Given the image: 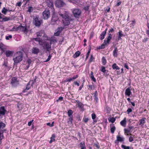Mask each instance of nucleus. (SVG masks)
Wrapping results in <instances>:
<instances>
[{"mask_svg": "<svg viewBox=\"0 0 149 149\" xmlns=\"http://www.w3.org/2000/svg\"><path fill=\"white\" fill-rule=\"evenodd\" d=\"M91 117L92 119L93 120V121L95 123L97 122V120H95L96 117V114L95 113H92L91 114Z\"/></svg>", "mask_w": 149, "mask_h": 149, "instance_id": "obj_38", "label": "nucleus"}, {"mask_svg": "<svg viewBox=\"0 0 149 149\" xmlns=\"http://www.w3.org/2000/svg\"><path fill=\"white\" fill-rule=\"evenodd\" d=\"M94 146L95 149H100V146L98 143H94Z\"/></svg>", "mask_w": 149, "mask_h": 149, "instance_id": "obj_46", "label": "nucleus"}, {"mask_svg": "<svg viewBox=\"0 0 149 149\" xmlns=\"http://www.w3.org/2000/svg\"><path fill=\"white\" fill-rule=\"evenodd\" d=\"M50 10H45L42 13L43 18L45 19H47L50 17Z\"/></svg>", "mask_w": 149, "mask_h": 149, "instance_id": "obj_6", "label": "nucleus"}, {"mask_svg": "<svg viewBox=\"0 0 149 149\" xmlns=\"http://www.w3.org/2000/svg\"><path fill=\"white\" fill-rule=\"evenodd\" d=\"M29 1L30 0H24V1L23 2L24 6H25Z\"/></svg>", "mask_w": 149, "mask_h": 149, "instance_id": "obj_64", "label": "nucleus"}, {"mask_svg": "<svg viewBox=\"0 0 149 149\" xmlns=\"http://www.w3.org/2000/svg\"><path fill=\"white\" fill-rule=\"evenodd\" d=\"M8 11V9L5 8H3L2 10V13L4 14H6Z\"/></svg>", "mask_w": 149, "mask_h": 149, "instance_id": "obj_49", "label": "nucleus"}, {"mask_svg": "<svg viewBox=\"0 0 149 149\" xmlns=\"http://www.w3.org/2000/svg\"><path fill=\"white\" fill-rule=\"evenodd\" d=\"M68 120V123L69 124L71 125L72 124V121L73 120V116L69 117Z\"/></svg>", "mask_w": 149, "mask_h": 149, "instance_id": "obj_35", "label": "nucleus"}, {"mask_svg": "<svg viewBox=\"0 0 149 149\" xmlns=\"http://www.w3.org/2000/svg\"><path fill=\"white\" fill-rule=\"evenodd\" d=\"M116 118V117H115V118H110V120H109V121L111 122L112 123H113L115 122Z\"/></svg>", "mask_w": 149, "mask_h": 149, "instance_id": "obj_51", "label": "nucleus"}, {"mask_svg": "<svg viewBox=\"0 0 149 149\" xmlns=\"http://www.w3.org/2000/svg\"><path fill=\"white\" fill-rule=\"evenodd\" d=\"M81 54L79 51H77L75 52L74 54L73 55V57L74 58H77L79 57Z\"/></svg>", "mask_w": 149, "mask_h": 149, "instance_id": "obj_27", "label": "nucleus"}, {"mask_svg": "<svg viewBox=\"0 0 149 149\" xmlns=\"http://www.w3.org/2000/svg\"><path fill=\"white\" fill-rule=\"evenodd\" d=\"M43 45L46 49L47 51H49L51 48V44L45 41L43 42Z\"/></svg>", "mask_w": 149, "mask_h": 149, "instance_id": "obj_10", "label": "nucleus"}, {"mask_svg": "<svg viewBox=\"0 0 149 149\" xmlns=\"http://www.w3.org/2000/svg\"><path fill=\"white\" fill-rule=\"evenodd\" d=\"M98 93L97 91H96L94 93V99L96 102H98V99L97 97Z\"/></svg>", "mask_w": 149, "mask_h": 149, "instance_id": "obj_29", "label": "nucleus"}, {"mask_svg": "<svg viewBox=\"0 0 149 149\" xmlns=\"http://www.w3.org/2000/svg\"><path fill=\"white\" fill-rule=\"evenodd\" d=\"M121 147L123 149H130V148L129 146H126L123 145H122Z\"/></svg>", "mask_w": 149, "mask_h": 149, "instance_id": "obj_48", "label": "nucleus"}, {"mask_svg": "<svg viewBox=\"0 0 149 149\" xmlns=\"http://www.w3.org/2000/svg\"><path fill=\"white\" fill-rule=\"evenodd\" d=\"M58 17L54 14V13H53L52 18L51 22V24H54L56 23L58 21H59Z\"/></svg>", "mask_w": 149, "mask_h": 149, "instance_id": "obj_7", "label": "nucleus"}, {"mask_svg": "<svg viewBox=\"0 0 149 149\" xmlns=\"http://www.w3.org/2000/svg\"><path fill=\"white\" fill-rule=\"evenodd\" d=\"M89 76L92 81L94 82H96V79L94 76L93 73V72H91L90 74H89Z\"/></svg>", "mask_w": 149, "mask_h": 149, "instance_id": "obj_21", "label": "nucleus"}, {"mask_svg": "<svg viewBox=\"0 0 149 149\" xmlns=\"http://www.w3.org/2000/svg\"><path fill=\"white\" fill-rule=\"evenodd\" d=\"M47 6L49 7L48 10H50L51 11L54 13V7L53 2L50 1H48L47 2Z\"/></svg>", "mask_w": 149, "mask_h": 149, "instance_id": "obj_9", "label": "nucleus"}, {"mask_svg": "<svg viewBox=\"0 0 149 149\" xmlns=\"http://www.w3.org/2000/svg\"><path fill=\"white\" fill-rule=\"evenodd\" d=\"M13 60L14 61V66H16L17 64L19 63V57L17 56L15 58H14Z\"/></svg>", "mask_w": 149, "mask_h": 149, "instance_id": "obj_22", "label": "nucleus"}, {"mask_svg": "<svg viewBox=\"0 0 149 149\" xmlns=\"http://www.w3.org/2000/svg\"><path fill=\"white\" fill-rule=\"evenodd\" d=\"M107 29H108L107 28L105 29V30L103 31L100 34L99 36V38L100 40H102L104 38L106 34Z\"/></svg>", "mask_w": 149, "mask_h": 149, "instance_id": "obj_13", "label": "nucleus"}, {"mask_svg": "<svg viewBox=\"0 0 149 149\" xmlns=\"http://www.w3.org/2000/svg\"><path fill=\"white\" fill-rule=\"evenodd\" d=\"M17 78L15 77H14L12 78L11 83L13 85H14V84L17 82Z\"/></svg>", "mask_w": 149, "mask_h": 149, "instance_id": "obj_31", "label": "nucleus"}, {"mask_svg": "<svg viewBox=\"0 0 149 149\" xmlns=\"http://www.w3.org/2000/svg\"><path fill=\"white\" fill-rule=\"evenodd\" d=\"M94 59L95 58L93 57V55L92 54H91L89 58V63H91L92 61H93Z\"/></svg>", "mask_w": 149, "mask_h": 149, "instance_id": "obj_42", "label": "nucleus"}, {"mask_svg": "<svg viewBox=\"0 0 149 149\" xmlns=\"http://www.w3.org/2000/svg\"><path fill=\"white\" fill-rule=\"evenodd\" d=\"M50 44H51L52 43H55L57 42V40L56 39L55 37L52 38L50 40Z\"/></svg>", "mask_w": 149, "mask_h": 149, "instance_id": "obj_37", "label": "nucleus"}, {"mask_svg": "<svg viewBox=\"0 0 149 149\" xmlns=\"http://www.w3.org/2000/svg\"><path fill=\"white\" fill-rule=\"evenodd\" d=\"M56 135L54 134H53L50 138V140L49 141V143H52L53 141H55V138L56 137Z\"/></svg>", "mask_w": 149, "mask_h": 149, "instance_id": "obj_26", "label": "nucleus"}, {"mask_svg": "<svg viewBox=\"0 0 149 149\" xmlns=\"http://www.w3.org/2000/svg\"><path fill=\"white\" fill-rule=\"evenodd\" d=\"M19 29V27H17L14 26L12 29L11 31H17Z\"/></svg>", "mask_w": 149, "mask_h": 149, "instance_id": "obj_55", "label": "nucleus"}, {"mask_svg": "<svg viewBox=\"0 0 149 149\" xmlns=\"http://www.w3.org/2000/svg\"><path fill=\"white\" fill-rule=\"evenodd\" d=\"M5 126V124L0 121V141L1 142V141L4 137L3 135L4 130L3 129Z\"/></svg>", "mask_w": 149, "mask_h": 149, "instance_id": "obj_2", "label": "nucleus"}, {"mask_svg": "<svg viewBox=\"0 0 149 149\" xmlns=\"http://www.w3.org/2000/svg\"><path fill=\"white\" fill-rule=\"evenodd\" d=\"M125 138L121 136L120 135H118L116 136V139L115 141V143L118 144L119 142H122L124 141Z\"/></svg>", "mask_w": 149, "mask_h": 149, "instance_id": "obj_8", "label": "nucleus"}, {"mask_svg": "<svg viewBox=\"0 0 149 149\" xmlns=\"http://www.w3.org/2000/svg\"><path fill=\"white\" fill-rule=\"evenodd\" d=\"M91 49H88V52L86 54V59H85L86 60L88 58L89 54L91 52Z\"/></svg>", "mask_w": 149, "mask_h": 149, "instance_id": "obj_50", "label": "nucleus"}, {"mask_svg": "<svg viewBox=\"0 0 149 149\" xmlns=\"http://www.w3.org/2000/svg\"><path fill=\"white\" fill-rule=\"evenodd\" d=\"M135 23L136 22L135 20H133L132 21V23L130 24V27L132 28H134Z\"/></svg>", "mask_w": 149, "mask_h": 149, "instance_id": "obj_47", "label": "nucleus"}, {"mask_svg": "<svg viewBox=\"0 0 149 149\" xmlns=\"http://www.w3.org/2000/svg\"><path fill=\"white\" fill-rule=\"evenodd\" d=\"M2 21H9L10 19V18L9 17H4L2 18Z\"/></svg>", "mask_w": 149, "mask_h": 149, "instance_id": "obj_43", "label": "nucleus"}, {"mask_svg": "<svg viewBox=\"0 0 149 149\" xmlns=\"http://www.w3.org/2000/svg\"><path fill=\"white\" fill-rule=\"evenodd\" d=\"M59 15L63 19L62 21L64 26H68L69 25L71 20L70 18L69 17L68 14L67 12H65L64 14H59Z\"/></svg>", "mask_w": 149, "mask_h": 149, "instance_id": "obj_1", "label": "nucleus"}, {"mask_svg": "<svg viewBox=\"0 0 149 149\" xmlns=\"http://www.w3.org/2000/svg\"><path fill=\"white\" fill-rule=\"evenodd\" d=\"M133 136H130L129 138V141L130 142H132V141H134L133 139Z\"/></svg>", "mask_w": 149, "mask_h": 149, "instance_id": "obj_61", "label": "nucleus"}, {"mask_svg": "<svg viewBox=\"0 0 149 149\" xmlns=\"http://www.w3.org/2000/svg\"><path fill=\"white\" fill-rule=\"evenodd\" d=\"M29 82H31L30 84L31 85H32V86H33V85H34L36 83V79H35L34 80H31L30 81H29Z\"/></svg>", "mask_w": 149, "mask_h": 149, "instance_id": "obj_54", "label": "nucleus"}, {"mask_svg": "<svg viewBox=\"0 0 149 149\" xmlns=\"http://www.w3.org/2000/svg\"><path fill=\"white\" fill-rule=\"evenodd\" d=\"M28 10H27V12L29 13L32 12L33 10V8L32 6L28 7Z\"/></svg>", "mask_w": 149, "mask_h": 149, "instance_id": "obj_44", "label": "nucleus"}, {"mask_svg": "<svg viewBox=\"0 0 149 149\" xmlns=\"http://www.w3.org/2000/svg\"><path fill=\"white\" fill-rule=\"evenodd\" d=\"M112 68L113 70H119L120 69L116 64L115 63L112 65Z\"/></svg>", "mask_w": 149, "mask_h": 149, "instance_id": "obj_28", "label": "nucleus"}, {"mask_svg": "<svg viewBox=\"0 0 149 149\" xmlns=\"http://www.w3.org/2000/svg\"><path fill=\"white\" fill-rule=\"evenodd\" d=\"M19 30L25 33H27L28 32L26 27V26H22L21 24L19 26Z\"/></svg>", "mask_w": 149, "mask_h": 149, "instance_id": "obj_14", "label": "nucleus"}, {"mask_svg": "<svg viewBox=\"0 0 149 149\" xmlns=\"http://www.w3.org/2000/svg\"><path fill=\"white\" fill-rule=\"evenodd\" d=\"M32 53L34 54H37L40 51L39 49L38 48L33 47L32 49Z\"/></svg>", "mask_w": 149, "mask_h": 149, "instance_id": "obj_17", "label": "nucleus"}, {"mask_svg": "<svg viewBox=\"0 0 149 149\" xmlns=\"http://www.w3.org/2000/svg\"><path fill=\"white\" fill-rule=\"evenodd\" d=\"M89 118L86 116H84L82 120V121L85 123H86L89 120Z\"/></svg>", "mask_w": 149, "mask_h": 149, "instance_id": "obj_34", "label": "nucleus"}, {"mask_svg": "<svg viewBox=\"0 0 149 149\" xmlns=\"http://www.w3.org/2000/svg\"><path fill=\"white\" fill-rule=\"evenodd\" d=\"M105 40H104L103 43L102 44L101 46H99L97 48L99 49H104L105 47V46L107 45H105Z\"/></svg>", "mask_w": 149, "mask_h": 149, "instance_id": "obj_30", "label": "nucleus"}, {"mask_svg": "<svg viewBox=\"0 0 149 149\" xmlns=\"http://www.w3.org/2000/svg\"><path fill=\"white\" fill-rule=\"evenodd\" d=\"M35 40L36 41H38L39 42V44L40 45H41V44H40V42H42V40L41 39H40L38 38H34Z\"/></svg>", "mask_w": 149, "mask_h": 149, "instance_id": "obj_52", "label": "nucleus"}, {"mask_svg": "<svg viewBox=\"0 0 149 149\" xmlns=\"http://www.w3.org/2000/svg\"><path fill=\"white\" fill-rule=\"evenodd\" d=\"M88 87H89L88 89L90 90H92L94 88V86H93L91 85H88Z\"/></svg>", "mask_w": 149, "mask_h": 149, "instance_id": "obj_63", "label": "nucleus"}, {"mask_svg": "<svg viewBox=\"0 0 149 149\" xmlns=\"http://www.w3.org/2000/svg\"><path fill=\"white\" fill-rule=\"evenodd\" d=\"M65 5V3L61 0H56L55 2V6L58 8L62 7Z\"/></svg>", "mask_w": 149, "mask_h": 149, "instance_id": "obj_5", "label": "nucleus"}, {"mask_svg": "<svg viewBox=\"0 0 149 149\" xmlns=\"http://www.w3.org/2000/svg\"><path fill=\"white\" fill-rule=\"evenodd\" d=\"M126 117L124 118L123 120L120 122V125L124 127H125L126 125Z\"/></svg>", "mask_w": 149, "mask_h": 149, "instance_id": "obj_18", "label": "nucleus"}, {"mask_svg": "<svg viewBox=\"0 0 149 149\" xmlns=\"http://www.w3.org/2000/svg\"><path fill=\"white\" fill-rule=\"evenodd\" d=\"M113 55L115 58H116L118 55V49L117 47H115L113 51Z\"/></svg>", "mask_w": 149, "mask_h": 149, "instance_id": "obj_15", "label": "nucleus"}, {"mask_svg": "<svg viewBox=\"0 0 149 149\" xmlns=\"http://www.w3.org/2000/svg\"><path fill=\"white\" fill-rule=\"evenodd\" d=\"M4 52H5V55L7 57H10L12 56L14 53L13 51L9 50L6 51L5 50Z\"/></svg>", "mask_w": 149, "mask_h": 149, "instance_id": "obj_12", "label": "nucleus"}, {"mask_svg": "<svg viewBox=\"0 0 149 149\" xmlns=\"http://www.w3.org/2000/svg\"><path fill=\"white\" fill-rule=\"evenodd\" d=\"M42 20L37 17L33 18V23L34 25L38 27H39L42 23Z\"/></svg>", "mask_w": 149, "mask_h": 149, "instance_id": "obj_4", "label": "nucleus"}, {"mask_svg": "<svg viewBox=\"0 0 149 149\" xmlns=\"http://www.w3.org/2000/svg\"><path fill=\"white\" fill-rule=\"evenodd\" d=\"M132 111V109L131 108H129L127 110V114H129L130 112Z\"/></svg>", "mask_w": 149, "mask_h": 149, "instance_id": "obj_58", "label": "nucleus"}, {"mask_svg": "<svg viewBox=\"0 0 149 149\" xmlns=\"http://www.w3.org/2000/svg\"><path fill=\"white\" fill-rule=\"evenodd\" d=\"M79 145L81 149H86V147L84 142L83 141L81 142L80 143Z\"/></svg>", "mask_w": 149, "mask_h": 149, "instance_id": "obj_25", "label": "nucleus"}, {"mask_svg": "<svg viewBox=\"0 0 149 149\" xmlns=\"http://www.w3.org/2000/svg\"><path fill=\"white\" fill-rule=\"evenodd\" d=\"M61 33V31L58 30L57 32L54 33V35L56 36H58Z\"/></svg>", "mask_w": 149, "mask_h": 149, "instance_id": "obj_59", "label": "nucleus"}, {"mask_svg": "<svg viewBox=\"0 0 149 149\" xmlns=\"http://www.w3.org/2000/svg\"><path fill=\"white\" fill-rule=\"evenodd\" d=\"M6 110L5 109V107L3 106L0 107V115H4L5 114Z\"/></svg>", "mask_w": 149, "mask_h": 149, "instance_id": "obj_19", "label": "nucleus"}, {"mask_svg": "<svg viewBox=\"0 0 149 149\" xmlns=\"http://www.w3.org/2000/svg\"><path fill=\"white\" fill-rule=\"evenodd\" d=\"M89 7V6H86L84 8V9L86 11H88Z\"/></svg>", "mask_w": 149, "mask_h": 149, "instance_id": "obj_57", "label": "nucleus"}, {"mask_svg": "<svg viewBox=\"0 0 149 149\" xmlns=\"http://www.w3.org/2000/svg\"><path fill=\"white\" fill-rule=\"evenodd\" d=\"M124 133L127 136L129 135V133L130 132V130L129 129H124Z\"/></svg>", "mask_w": 149, "mask_h": 149, "instance_id": "obj_41", "label": "nucleus"}, {"mask_svg": "<svg viewBox=\"0 0 149 149\" xmlns=\"http://www.w3.org/2000/svg\"><path fill=\"white\" fill-rule=\"evenodd\" d=\"M77 105L78 107L80 109H82L84 106V104L81 102H79V101L77 102Z\"/></svg>", "mask_w": 149, "mask_h": 149, "instance_id": "obj_32", "label": "nucleus"}, {"mask_svg": "<svg viewBox=\"0 0 149 149\" xmlns=\"http://www.w3.org/2000/svg\"><path fill=\"white\" fill-rule=\"evenodd\" d=\"M102 63L103 65H105L107 63V61L104 57H102Z\"/></svg>", "mask_w": 149, "mask_h": 149, "instance_id": "obj_45", "label": "nucleus"}, {"mask_svg": "<svg viewBox=\"0 0 149 149\" xmlns=\"http://www.w3.org/2000/svg\"><path fill=\"white\" fill-rule=\"evenodd\" d=\"M63 100V97L61 96L59 97L58 100H56L57 102H58L59 101H61Z\"/></svg>", "mask_w": 149, "mask_h": 149, "instance_id": "obj_60", "label": "nucleus"}, {"mask_svg": "<svg viewBox=\"0 0 149 149\" xmlns=\"http://www.w3.org/2000/svg\"><path fill=\"white\" fill-rule=\"evenodd\" d=\"M146 118H143L139 120V125H143L146 123L145 120Z\"/></svg>", "mask_w": 149, "mask_h": 149, "instance_id": "obj_24", "label": "nucleus"}, {"mask_svg": "<svg viewBox=\"0 0 149 149\" xmlns=\"http://www.w3.org/2000/svg\"><path fill=\"white\" fill-rule=\"evenodd\" d=\"M52 57V56L51 55L49 54V56H48V58L45 61H44V62H46L49 61L50 59H51V57Z\"/></svg>", "mask_w": 149, "mask_h": 149, "instance_id": "obj_56", "label": "nucleus"}, {"mask_svg": "<svg viewBox=\"0 0 149 149\" xmlns=\"http://www.w3.org/2000/svg\"><path fill=\"white\" fill-rule=\"evenodd\" d=\"M72 13L74 17L76 18H77L79 17L81 13V11L78 8H74L72 10Z\"/></svg>", "mask_w": 149, "mask_h": 149, "instance_id": "obj_3", "label": "nucleus"}, {"mask_svg": "<svg viewBox=\"0 0 149 149\" xmlns=\"http://www.w3.org/2000/svg\"><path fill=\"white\" fill-rule=\"evenodd\" d=\"M101 72L103 73H105L106 71V70L105 67L104 66H101Z\"/></svg>", "mask_w": 149, "mask_h": 149, "instance_id": "obj_53", "label": "nucleus"}, {"mask_svg": "<svg viewBox=\"0 0 149 149\" xmlns=\"http://www.w3.org/2000/svg\"><path fill=\"white\" fill-rule=\"evenodd\" d=\"M12 36L11 35H10L6 36V39L7 40H9L10 38H12Z\"/></svg>", "mask_w": 149, "mask_h": 149, "instance_id": "obj_62", "label": "nucleus"}, {"mask_svg": "<svg viewBox=\"0 0 149 149\" xmlns=\"http://www.w3.org/2000/svg\"><path fill=\"white\" fill-rule=\"evenodd\" d=\"M123 32L121 30H119L118 32L117 33V35L118 36L122 37L124 36V35L122 33Z\"/></svg>", "mask_w": 149, "mask_h": 149, "instance_id": "obj_39", "label": "nucleus"}, {"mask_svg": "<svg viewBox=\"0 0 149 149\" xmlns=\"http://www.w3.org/2000/svg\"><path fill=\"white\" fill-rule=\"evenodd\" d=\"M111 132L112 134H113L116 130V128L114 124L110 125Z\"/></svg>", "mask_w": 149, "mask_h": 149, "instance_id": "obj_20", "label": "nucleus"}, {"mask_svg": "<svg viewBox=\"0 0 149 149\" xmlns=\"http://www.w3.org/2000/svg\"><path fill=\"white\" fill-rule=\"evenodd\" d=\"M31 82H29L28 84H27L26 87V88L24 89V91H23L24 92H25L26 91V90H28L30 89L32 85H31Z\"/></svg>", "mask_w": 149, "mask_h": 149, "instance_id": "obj_23", "label": "nucleus"}, {"mask_svg": "<svg viewBox=\"0 0 149 149\" xmlns=\"http://www.w3.org/2000/svg\"><path fill=\"white\" fill-rule=\"evenodd\" d=\"M132 93L131 89L130 88L128 87L125 90V94L126 95L130 96Z\"/></svg>", "mask_w": 149, "mask_h": 149, "instance_id": "obj_16", "label": "nucleus"}, {"mask_svg": "<svg viewBox=\"0 0 149 149\" xmlns=\"http://www.w3.org/2000/svg\"><path fill=\"white\" fill-rule=\"evenodd\" d=\"M68 115L69 117L73 116L72 115L73 113L72 111V110L70 109L68 111Z\"/></svg>", "mask_w": 149, "mask_h": 149, "instance_id": "obj_36", "label": "nucleus"}, {"mask_svg": "<svg viewBox=\"0 0 149 149\" xmlns=\"http://www.w3.org/2000/svg\"><path fill=\"white\" fill-rule=\"evenodd\" d=\"M44 33V31L43 30H41L39 32L36 33V35L38 37L41 36H42V34Z\"/></svg>", "mask_w": 149, "mask_h": 149, "instance_id": "obj_33", "label": "nucleus"}, {"mask_svg": "<svg viewBox=\"0 0 149 149\" xmlns=\"http://www.w3.org/2000/svg\"><path fill=\"white\" fill-rule=\"evenodd\" d=\"M112 38L108 36L107 37V40L106 41H105V45H108L109 44V42L111 40V39Z\"/></svg>", "mask_w": 149, "mask_h": 149, "instance_id": "obj_40", "label": "nucleus"}, {"mask_svg": "<svg viewBox=\"0 0 149 149\" xmlns=\"http://www.w3.org/2000/svg\"><path fill=\"white\" fill-rule=\"evenodd\" d=\"M7 49L6 47L2 43L0 42V54L1 55Z\"/></svg>", "mask_w": 149, "mask_h": 149, "instance_id": "obj_11", "label": "nucleus"}]
</instances>
